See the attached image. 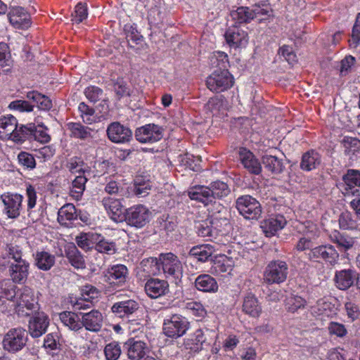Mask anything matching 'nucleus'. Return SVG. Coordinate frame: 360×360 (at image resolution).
Here are the masks:
<instances>
[{"mask_svg": "<svg viewBox=\"0 0 360 360\" xmlns=\"http://www.w3.org/2000/svg\"><path fill=\"white\" fill-rule=\"evenodd\" d=\"M160 269L167 276L179 278L183 272V267L177 256L172 252L160 254Z\"/></svg>", "mask_w": 360, "mask_h": 360, "instance_id": "obj_10", "label": "nucleus"}, {"mask_svg": "<svg viewBox=\"0 0 360 360\" xmlns=\"http://www.w3.org/2000/svg\"><path fill=\"white\" fill-rule=\"evenodd\" d=\"M10 22L17 28L27 29L31 25L30 14L21 6H13L8 13Z\"/></svg>", "mask_w": 360, "mask_h": 360, "instance_id": "obj_17", "label": "nucleus"}, {"mask_svg": "<svg viewBox=\"0 0 360 360\" xmlns=\"http://www.w3.org/2000/svg\"><path fill=\"white\" fill-rule=\"evenodd\" d=\"M82 324L86 330L98 332L103 326V316L98 310H91L87 313H82Z\"/></svg>", "mask_w": 360, "mask_h": 360, "instance_id": "obj_19", "label": "nucleus"}, {"mask_svg": "<svg viewBox=\"0 0 360 360\" xmlns=\"http://www.w3.org/2000/svg\"><path fill=\"white\" fill-rule=\"evenodd\" d=\"M127 355L131 360H141L148 352L146 342L134 338H130L125 343Z\"/></svg>", "mask_w": 360, "mask_h": 360, "instance_id": "obj_23", "label": "nucleus"}, {"mask_svg": "<svg viewBox=\"0 0 360 360\" xmlns=\"http://www.w3.org/2000/svg\"><path fill=\"white\" fill-rule=\"evenodd\" d=\"M344 184L342 185L345 190L343 193L347 195L349 190L360 186V172L354 169H349L346 174L342 177Z\"/></svg>", "mask_w": 360, "mask_h": 360, "instance_id": "obj_41", "label": "nucleus"}, {"mask_svg": "<svg viewBox=\"0 0 360 360\" xmlns=\"http://www.w3.org/2000/svg\"><path fill=\"white\" fill-rule=\"evenodd\" d=\"M356 275L351 269H344L335 273L336 286L342 290L348 289L354 283Z\"/></svg>", "mask_w": 360, "mask_h": 360, "instance_id": "obj_33", "label": "nucleus"}, {"mask_svg": "<svg viewBox=\"0 0 360 360\" xmlns=\"http://www.w3.org/2000/svg\"><path fill=\"white\" fill-rule=\"evenodd\" d=\"M3 214L8 219H16L20 214L23 196L17 193L6 192L0 196Z\"/></svg>", "mask_w": 360, "mask_h": 360, "instance_id": "obj_4", "label": "nucleus"}, {"mask_svg": "<svg viewBox=\"0 0 360 360\" xmlns=\"http://www.w3.org/2000/svg\"><path fill=\"white\" fill-rule=\"evenodd\" d=\"M189 328L188 320L178 314L166 319L163 323V332L169 338H178L183 336Z\"/></svg>", "mask_w": 360, "mask_h": 360, "instance_id": "obj_3", "label": "nucleus"}, {"mask_svg": "<svg viewBox=\"0 0 360 360\" xmlns=\"http://www.w3.org/2000/svg\"><path fill=\"white\" fill-rule=\"evenodd\" d=\"M262 163L268 171L274 174H280L284 168L282 161L274 155L263 156Z\"/></svg>", "mask_w": 360, "mask_h": 360, "instance_id": "obj_49", "label": "nucleus"}, {"mask_svg": "<svg viewBox=\"0 0 360 360\" xmlns=\"http://www.w3.org/2000/svg\"><path fill=\"white\" fill-rule=\"evenodd\" d=\"M103 205L113 221L120 222L124 220L125 213L124 212L123 205L119 200L105 198L103 200Z\"/></svg>", "mask_w": 360, "mask_h": 360, "instance_id": "obj_20", "label": "nucleus"}, {"mask_svg": "<svg viewBox=\"0 0 360 360\" xmlns=\"http://www.w3.org/2000/svg\"><path fill=\"white\" fill-rule=\"evenodd\" d=\"M49 325L48 316L44 312H39L31 317L29 321L28 330L32 338H39L44 334Z\"/></svg>", "mask_w": 360, "mask_h": 360, "instance_id": "obj_14", "label": "nucleus"}, {"mask_svg": "<svg viewBox=\"0 0 360 360\" xmlns=\"http://www.w3.org/2000/svg\"><path fill=\"white\" fill-rule=\"evenodd\" d=\"M339 226L342 230L360 231V218L349 211L340 214L338 219Z\"/></svg>", "mask_w": 360, "mask_h": 360, "instance_id": "obj_32", "label": "nucleus"}, {"mask_svg": "<svg viewBox=\"0 0 360 360\" xmlns=\"http://www.w3.org/2000/svg\"><path fill=\"white\" fill-rule=\"evenodd\" d=\"M27 340L26 330L21 327L11 328L4 335L2 347L8 352L15 354L25 347Z\"/></svg>", "mask_w": 360, "mask_h": 360, "instance_id": "obj_1", "label": "nucleus"}, {"mask_svg": "<svg viewBox=\"0 0 360 360\" xmlns=\"http://www.w3.org/2000/svg\"><path fill=\"white\" fill-rule=\"evenodd\" d=\"M210 60L213 66L219 68L218 70H227L229 60L226 53L222 51L214 52Z\"/></svg>", "mask_w": 360, "mask_h": 360, "instance_id": "obj_55", "label": "nucleus"}, {"mask_svg": "<svg viewBox=\"0 0 360 360\" xmlns=\"http://www.w3.org/2000/svg\"><path fill=\"white\" fill-rule=\"evenodd\" d=\"M213 221L211 219L200 222L197 226L198 234L201 237H210L213 235L215 228H213Z\"/></svg>", "mask_w": 360, "mask_h": 360, "instance_id": "obj_58", "label": "nucleus"}, {"mask_svg": "<svg viewBox=\"0 0 360 360\" xmlns=\"http://www.w3.org/2000/svg\"><path fill=\"white\" fill-rule=\"evenodd\" d=\"M288 265L281 260L270 262L264 272V280L269 284L281 283L288 276Z\"/></svg>", "mask_w": 360, "mask_h": 360, "instance_id": "obj_5", "label": "nucleus"}, {"mask_svg": "<svg viewBox=\"0 0 360 360\" xmlns=\"http://www.w3.org/2000/svg\"><path fill=\"white\" fill-rule=\"evenodd\" d=\"M224 36L230 46L238 47L248 42V34L238 27L228 29Z\"/></svg>", "mask_w": 360, "mask_h": 360, "instance_id": "obj_30", "label": "nucleus"}, {"mask_svg": "<svg viewBox=\"0 0 360 360\" xmlns=\"http://www.w3.org/2000/svg\"><path fill=\"white\" fill-rule=\"evenodd\" d=\"M188 195L191 200L199 201L205 205L213 202V195L209 187L205 186H195L188 191Z\"/></svg>", "mask_w": 360, "mask_h": 360, "instance_id": "obj_28", "label": "nucleus"}, {"mask_svg": "<svg viewBox=\"0 0 360 360\" xmlns=\"http://www.w3.org/2000/svg\"><path fill=\"white\" fill-rule=\"evenodd\" d=\"M76 218V209L72 204L64 205L58 212V221L62 225L67 226L69 222Z\"/></svg>", "mask_w": 360, "mask_h": 360, "instance_id": "obj_45", "label": "nucleus"}, {"mask_svg": "<svg viewBox=\"0 0 360 360\" xmlns=\"http://www.w3.org/2000/svg\"><path fill=\"white\" fill-rule=\"evenodd\" d=\"M253 14L249 7H239L231 13L233 20L238 23H247L253 20Z\"/></svg>", "mask_w": 360, "mask_h": 360, "instance_id": "obj_50", "label": "nucleus"}, {"mask_svg": "<svg viewBox=\"0 0 360 360\" xmlns=\"http://www.w3.org/2000/svg\"><path fill=\"white\" fill-rule=\"evenodd\" d=\"M186 309L195 316L203 319L207 316V310L199 302L191 301L186 303Z\"/></svg>", "mask_w": 360, "mask_h": 360, "instance_id": "obj_57", "label": "nucleus"}, {"mask_svg": "<svg viewBox=\"0 0 360 360\" xmlns=\"http://www.w3.org/2000/svg\"><path fill=\"white\" fill-rule=\"evenodd\" d=\"M360 42V13H358L353 26L352 39L349 40V46L356 49Z\"/></svg>", "mask_w": 360, "mask_h": 360, "instance_id": "obj_62", "label": "nucleus"}, {"mask_svg": "<svg viewBox=\"0 0 360 360\" xmlns=\"http://www.w3.org/2000/svg\"><path fill=\"white\" fill-rule=\"evenodd\" d=\"M34 259L37 268L43 271L51 269L56 262L55 256L45 251L37 252Z\"/></svg>", "mask_w": 360, "mask_h": 360, "instance_id": "obj_40", "label": "nucleus"}, {"mask_svg": "<svg viewBox=\"0 0 360 360\" xmlns=\"http://www.w3.org/2000/svg\"><path fill=\"white\" fill-rule=\"evenodd\" d=\"M150 212L144 205H137L131 207L125 212L124 220L136 228H142L150 221Z\"/></svg>", "mask_w": 360, "mask_h": 360, "instance_id": "obj_7", "label": "nucleus"}, {"mask_svg": "<svg viewBox=\"0 0 360 360\" xmlns=\"http://www.w3.org/2000/svg\"><path fill=\"white\" fill-rule=\"evenodd\" d=\"M205 341L206 338L204 331L201 328H198L185 340L184 345L187 349H190L193 352H197L202 349Z\"/></svg>", "mask_w": 360, "mask_h": 360, "instance_id": "obj_31", "label": "nucleus"}, {"mask_svg": "<svg viewBox=\"0 0 360 360\" xmlns=\"http://www.w3.org/2000/svg\"><path fill=\"white\" fill-rule=\"evenodd\" d=\"M86 181L87 178L84 174L75 176L70 191V195L74 199L78 200L81 198L85 190Z\"/></svg>", "mask_w": 360, "mask_h": 360, "instance_id": "obj_47", "label": "nucleus"}, {"mask_svg": "<svg viewBox=\"0 0 360 360\" xmlns=\"http://www.w3.org/2000/svg\"><path fill=\"white\" fill-rule=\"evenodd\" d=\"M330 240L336 243L339 248L345 251L352 249L356 242L354 238L348 235L340 234L339 232H335L334 235H331Z\"/></svg>", "mask_w": 360, "mask_h": 360, "instance_id": "obj_48", "label": "nucleus"}, {"mask_svg": "<svg viewBox=\"0 0 360 360\" xmlns=\"http://www.w3.org/2000/svg\"><path fill=\"white\" fill-rule=\"evenodd\" d=\"M307 256L309 259L312 262H324L331 266L337 264L340 257L337 250L330 244L321 245L311 248Z\"/></svg>", "mask_w": 360, "mask_h": 360, "instance_id": "obj_2", "label": "nucleus"}, {"mask_svg": "<svg viewBox=\"0 0 360 360\" xmlns=\"http://www.w3.org/2000/svg\"><path fill=\"white\" fill-rule=\"evenodd\" d=\"M287 221L283 215L271 216L261 222L260 227L267 237L274 236L278 231L283 229Z\"/></svg>", "mask_w": 360, "mask_h": 360, "instance_id": "obj_16", "label": "nucleus"}, {"mask_svg": "<svg viewBox=\"0 0 360 360\" xmlns=\"http://www.w3.org/2000/svg\"><path fill=\"white\" fill-rule=\"evenodd\" d=\"M240 214L248 219H257L262 214L260 203L250 195H243L236 200Z\"/></svg>", "mask_w": 360, "mask_h": 360, "instance_id": "obj_6", "label": "nucleus"}, {"mask_svg": "<svg viewBox=\"0 0 360 360\" xmlns=\"http://www.w3.org/2000/svg\"><path fill=\"white\" fill-rule=\"evenodd\" d=\"M356 63V58L352 56H347L341 60L340 72L342 76L350 72Z\"/></svg>", "mask_w": 360, "mask_h": 360, "instance_id": "obj_63", "label": "nucleus"}, {"mask_svg": "<svg viewBox=\"0 0 360 360\" xmlns=\"http://www.w3.org/2000/svg\"><path fill=\"white\" fill-rule=\"evenodd\" d=\"M195 287L199 291L209 293H215L219 290L216 279L210 274L199 275L195 280Z\"/></svg>", "mask_w": 360, "mask_h": 360, "instance_id": "obj_26", "label": "nucleus"}, {"mask_svg": "<svg viewBox=\"0 0 360 360\" xmlns=\"http://www.w3.org/2000/svg\"><path fill=\"white\" fill-rule=\"evenodd\" d=\"M65 252L72 266L77 269L85 268L84 259L73 243H70L65 247Z\"/></svg>", "mask_w": 360, "mask_h": 360, "instance_id": "obj_34", "label": "nucleus"}, {"mask_svg": "<svg viewBox=\"0 0 360 360\" xmlns=\"http://www.w3.org/2000/svg\"><path fill=\"white\" fill-rule=\"evenodd\" d=\"M239 158L241 164L249 172L259 174L262 171V166L255 155L245 148L239 150Z\"/></svg>", "mask_w": 360, "mask_h": 360, "instance_id": "obj_18", "label": "nucleus"}, {"mask_svg": "<svg viewBox=\"0 0 360 360\" xmlns=\"http://www.w3.org/2000/svg\"><path fill=\"white\" fill-rule=\"evenodd\" d=\"M59 318L64 326L71 330L77 331L82 328V321L78 314L72 311H63Z\"/></svg>", "mask_w": 360, "mask_h": 360, "instance_id": "obj_37", "label": "nucleus"}, {"mask_svg": "<svg viewBox=\"0 0 360 360\" xmlns=\"http://www.w3.org/2000/svg\"><path fill=\"white\" fill-rule=\"evenodd\" d=\"M322 162L321 155L314 150L303 154L300 162V168L304 171H311L319 167Z\"/></svg>", "mask_w": 360, "mask_h": 360, "instance_id": "obj_29", "label": "nucleus"}, {"mask_svg": "<svg viewBox=\"0 0 360 360\" xmlns=\"http://www.w3.org/2000/svg\"><path fill=\"white\" fill-rule=\"evenodd\" d=\"M88 15L87 8L85 4L78 3L75 8V11L72 14V20L77 23H80L83 20L86 19Z\"/></svg>", "mask_w": 360, "mask_h": 360, "instance_id": "obj_60", "label": "nucleus"}, {"mask_svg": "<svg viewBox=\"0 0 360 360\" xmlns=\"http://www.w3.org/2000/svg\"><path fill=\"white\" fill-rule=\"evenodd\" d=\"M339 303L334 298H322L317 301L312 307V313L316 316L324 317H333L339 310Z\"/></svg>", "mask_w": 360, "mask_h": 360, "instance_id": "obj_13", "label": "nucleus"}, {"mask_svg": "<svg viewBox=\"0 0 360 360\" xmlns=\"http://www.w3.org/2000/svg\"><path fill=\"white\" fill-rule=\"evenodd\" d=\"M47 131L48 129L42 123L38 124L37 127L34 126L33 131L34 139L41 143H49L51 140V136Z\"/></svg>", "mask_w": 360, "mask_h": 360, "instance_id": "obj_56", "label": "nucleus"}, {"mask_svg": "<svg viewBox=\"0 0 360 360\" xmlns=\"http://www.w3.org/2000/svg\"><path fill=\"white\" fill-rule=\"evenodd\" d=\"M236 263V259H233L231 257L223 255L214 263L212 267V273L215 274L227 273L229 274L232 271Z\"/></svg>", "mask_w": 360, "mask_h": 360, "instance_id": "obj_35", "label": "nucleus"}, {"mask_svg": "<svg viewBox=\"0 0 360 360\" xmlns=\"http://www.w3.org/2000/svg\"><path fill=\"white\" fill-rule=\"evenodd\" d=\"M209 188H210L211 193L213 195V200L227 196L230 193V190L227 184L221 181L212 182Z\"/></svg>", "mask_w": 360, "mask_h": 360, "instance_id": "obj_51", "label": "nucleus"}, {"mask_svg": "<svg viewBox=\"0 0 360 360\" xmlns=\"http://www.w3.org/2000/svg\"><path fill=\"white\" fill-rule=\"evenodd\" d=\"M104 352L107 360H117L121 354V349L117 342H113L105 346Z\"/></svg>", "mask_w": 360, "mask_h": 360, "instance_id": "obj_59", "label": "nucleus"}, {"mask_svg": "<svg viewBox=\"0 0 360 360\" xmlns=\"http://www.w3.org/2000/svg\"><path fill=\"white\" fill-rule=\"evenodd\" d=\"M66 167L69 172L76 176L84 174L86 171V166L84 162L77 157L70 158Z\"/></svg>", "mask_w": 360, "mask_h": 360, "instance_id": "obj_54", "label": "nucleus"}, {"mask_svg": "<svg viewBox=\"0 0 360 360\" xmlns=\"http://www.w3.org/2000/svg\"><path fill=\"white\" fill-rule=\"evenodd\" d=\"M99 238H101V236L96 233H81L76 237L75 241L81 249L89 251L96 245Z\"/></svg>", "mask_w": 360, "mask_h": 360, "instance_id": "obj_36", "label": "nucleus"}, {"mask_svg": "<svg viewBox=\"0 0 360 360\" xmlns=\"http://www.w3.org/2000/svg\"><path fill=\"white\" fill-rule=\"evenodd\" d=\"M27 98L31 100L37 108L42 110H48L52 107L51 98L39 91H28Z\"/></svg>", "mask_w": 360, "mask_h": 360, "instance_id": "obj_42", "label": "nucleus"}, {"mask_svg": "<svg viewBox=\"0 0 360 360\" xmlns=\"http://www.w3.org/2000/svg\"><path fill=\"white\" fill-rule=\"evenodd\" d=\"M139 307V303L134 300L117 302L111 307L112 312L120 318L128 316L134 313Z\"/></svg>", "mask_w": 360, "mask_h": 360, "instance_id": "obj_25", "label": "nucleus"}, {"mask_svg": "<svg viewBox=\"0 0 360 360\" xmlns=\"http://www.w3.org/2000/svg\"><path fill=\"white\" fill-rule=\"evenodd\" d=\"M0 288L4 297L8 300L15 302L18 294V288L13 284L9 280H4L0 283Z\"/></svg>", "mask_w": 360, "mask_h": 360, "instance_id": "obj_52", "label": "nucleus"}, {"mask_svg": "<svg viewBox=\"0 0 360 360\" xmlns=\"http://www.w3.org/2000/svg\"><path fill=\"white\" fill-rule=\"evenodd\" d=\"M145 290L151 298H158L169 291V284L165 280L150 278L145 284Z\"/></svg>", "mask_w": 360, "mask_h": 360, "instance_id": "obj_21", "label": "nucleus"}, {"mask_svg": "<svg viewBox=\"0 0 360 360\" xmlns=\"http://www.w3.org/2000/svg\"><path fill=\"white\" fill-rule=\"evenodd\" d=\"M284 305L288 312L295 313L299 309H302L306 307L307 301L298 295L290 294L286 297Z\"/></svg>", "mask_w": 360, "mask_h": 360, "instance_id": "obj_43", "label": "nucleus"}, {"mask_svg": "<svg viewBox=\"0 0 360 360\" xmlns=\"http://www.w3.org/2000/svg\"><path fill=\"white\" fill-rule=\"evenodd\" d=\"M15 309L18 313L24 312L25 309L28 311L35 310L38 308V302L34 296V293L32 289L27 287H23L18 289V294L15 300Z\"/></svg>", "mask_w": 360, "mask_h": 360, "instance_id": "obj_8", "label": "nucleus"}, {"mask_svg": "<svg viewBox=\"0 0 360 360\" xmlns=\"http://www.w3.org/2000/svg\"><path fill=\"white\" fill-rule=\"evenodd\" d=\"M209 90H227L234 84L233 77L227 70H215L206 80Z\"/></svg>", "mask_w": 360, "mask_h": 360, "instance_id": "obj_9", "label": "nucleus"}, {"mask_svg": "<svg viewBox=\"0 0 360 360\" xmlns=\"http://www.w3.org/2000/svg\"><path fill=\"white\" fill-rule=\"evenodd\" d=\"M135 137L140 143H153L162 138V129L155 124H146L136 130Z\"/></svg>", "mask_w": 360, "mask_h": 360, "instance_id": "obj_11", "label": "nucleus"}, {"mask_svg": "<svg viewBox=\"0 0 360 360\" xmlns=\"http://www.w3.org/2000/svg\"><path fill=\"white\" fill-rule=\"evenodd\" d=\"M96 250L100 252L112 255L115 252L116 248L114 243L99 238L96 243Z\"/></svg>", "mask_w": 360, "mask_h": 360, "instance_id": "obj_61", "label": "nucleus"}, {"mask_svg": "<svg viewBox=\"0 0 360 360\" xmlns=\"http://www.w3.org/2000/svg\"><path fill=\"white\" fill-rule=\"evenodd\" d=\"M67 129L70 131V136L75 139L85 140L92 137L91 133L93 130L79 122L68 123Z\"/></svg>", "mask_w": 360, "mask_h": 360, "instance_id": "obj_39", "label": "nucleus"}, {"mask_svg": "<svg viewBox=\"0 0 360 360\" xmlns=\"http://www.w3.org/2000/svg\"><path fill=\"white\" fill-rule=\"evenodd\" d=\"M106 131L108 139L115 143H126L132 139L131 130L118 122L110 124Z\"/></svg>", "mask_w": 360, "mask_h": 360, "instance_id": "obj_12", "label": "nucleus"}, {"mask_svg": "<svg viewBox=\"0 0 360 360\" xmlns=\"http://www.w3.org/2000/svg\"><path fill=\"white\" fill-rule=\"evenodd\" d=\"M328 329L330 335H336L339 338H343L347 333V330L344 324L335 321H332L329 323Z\"/></svg>", "mask_w": 360, "mask_h": 360, "instance_id": "obj_64", "label": "nucleus"}, {"mask_svg": "<svg viewBox=\"0 0 360 360\" xmlns=\"http://www.w3.org/2000/svg\"><path fill=\"white\" fill-rule=\"evenodd\" d=\"M345 154L349 159L354 160L360 157V140L352 138L345 137L343 140Z\"/></svg>", "mask_w": 360, "mask_h": 360, "instance_id": "obj_44", "label": "nucleus"}, {"mask_svg": "<svg viewBox=\"0 0 360 360\" xmlns=\"http://www.w3.org/2000/svg\"><path fill=\"white\" fill-rule=\"evenodd\" d=\"M18 121L13 115L4 116L0 118V139H11L15 135Z\"/></svg>", "mask_w": 360, "mask_h": 360, "instance_id": "obj_27", "label": "nucleus"}, {"mask_svg": "<svg viewBox=\"0 0 360 360\" xmlns=\"http://www.w3.org/2000/svg\"><path fill=\"white\" fill-rule=\"evenodd\" d=\"M30 264L26 260H20L11 263L9 266V274L14 283H25L29 274Z\"/></svg>", "mask_w": 360, "mask_h": 360, "instance_id": "obj_22", "label": "nucleus"}, {"mask_svg": "<svg viewBox=\"0 0 360 360\" xmlns=\"http://www.w3.org/2000/svg\"><path fill=\"white\" fill-rule=\"evenodd\" d=\"M34 125L30 124L28 125L18 126L17 124L16 130H15V135L13 138V141L18 143L25 140L30 135H33Z\"/></svg>", "mask_w": 360, "mask_h": 360, "instance_id": "obj_53", "label": "nucleus"}, {"mask_svg": "<svg viewBox=\"0 0 360 360\" xmlns=\"http://www.w3.org/2000/svg\"><path fill=\"white\" fill-rule=\"evenodd\" d=\"M141 268L148 276L160 274L161 273L160 257L143 259L141 262Z\"/></svg>", "mask_w": 360, "mask_h": 360, "instance_id": "obj_46", "label": "nucleus"}, {"mask_svg": "<svg viewBox=\"0 0 360 360\" xmlns=\"http://www.w3.org/2000/svg\"><path fill=\"white\" fill-rule=\"evenodd\" d=\"M242 311L252 318H258L262 312V308L255 295L248 293L244 296Z\"/></svg>", "mask_w": 360, "mask_h": 360, "instance_id": "obj_24", "label": "nucleus"}, {"mask_svg": "<svg viewBox=\"0 0 360 360\" xmlns=\"http://www.w3.org/2000/svg\"><path fill=\"white\" fill-rule=\"evenodd\" d=\"M214 248L210 244H204L193 247L189 251V255L198 261L205 262L214 252Z\"/></svg>", "mask_w": 360, "mask_h": 360, "instance_id": "obj_38", "label": "nucleus"}, {"mask_svg": "<svg viewBox=\"0 0 360 360\" xmlns=\"http://www.w3.org/2000/svg\"><path fill=\"white\" fill-rule=\"evenodd\" d=\"M103 274L105 282L110 285H121L127 281L128 269L123 264H117L109 268Z\"/></svg>", "mask_w": 360, "mask_h": 360, "instance_id": "obj_15", "label": "nucleus"}]
</instances>
